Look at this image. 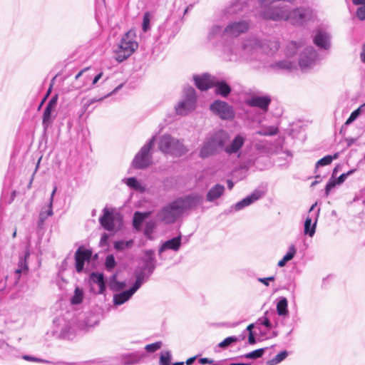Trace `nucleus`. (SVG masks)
Instances as JSON below:
<instances>
[{"mask_svg": "<svg viewBox=\"0 0 365 365\" xmlns=\"http://www.w3.org/2000/svg\"><path fill=\"white\" fill-rule=\"evenodd\" d=\"M57 105V97H53L48 102L43 113L42 125L46 130L52 123L56 115H53Z\"/></svg>", "mask_w": 365, "mask_h": 365, "instance_id": "obj_16", "label": "nucleus"}, {"mask_svg": "<svg viewBox=\"0 0 365 365\" xmlns=\"http://www.w3.org/2000/svg\"><path fill=\"white\" fill-rule=\"evenodd\" d=\"M123 181L130 187H132L136 190H140L141 186L135 178L131 177L128 178H124Z\"/></svg>", "mask_w": 365, "mask_h": 365, "instance_id": "obj_40", "label": "nucleus"}, {"mask_svg": "<svg viewBox=\"0 0 365 365\" xmlns=\"http://www.w3.org/2000/svg\"><path fill=\"white\" fill-rule=\"evenodd\" d=\"M103 212V215L99 218L101 225L108 231H113L115 228V216L107 208H104Z\"/></svg>", "mask_w": 365, "mask_h": 365, "instance_id": "obj_21", "label": "nucleus"}, {"mask_svg": "<svg viewBox=\"0 0 365 365\" xmlns=\"http://www.w3.org/2000/svg\"><path fill=\"white\" fill-rule=\"evenodd\" d=\"M83 294L81 289L78 287L76 288L74 295L71 298V303L73 304H78L83 301Z\"/></svg>", "mask_w": 365, "mask_h": 365, "instance_id": "obj_42", "label": "nucleus"}, {"mask_svg": "<svg viewBox=\"0 0 365 365\" xmlns=\"http://www.w3.org/2000/svg\"><path fill=\"white\" fill-rule=\"evenodd\" d=\"M181 245V235L165 241L159 249V255L167 250H171L177 252L180 250Z\"/></svg>", "mask_w": 365, "mask_h": 365, "instance_id": "obj_24", "label": "nucleus"}, {"mask_svg": "<svg viewBox=\"0 0 365 365\" xmlns=\"http://www.w3.org/2000/svg\"><path fill=\"white\" fill-rule=\"evenodd\" d=\"M135 292L136 291H134V289L130 287L128 290L114 294L113 299L114 305L120 306L128 302Z\"/></svg>", "mask_w": 365, "mask_h": 365, "instance_id": "obj_25", "label": "nucleus"}, {"mask_svg": "<svg viewBox=\"0 0 365 365\" xmlns=\"http://www.w3.org/2000/svg\"><path fill=\"white\" fill-rule=\"evenodd\" d=\"M158 146L163 153L175 157H180L187 152V149L180 140L168 134L160 137Z\"/></svg>", "mask_w": 365, "mask_h": 365, "instance_id": "obj_6", "label": "nucleus"}, {"mask_svg": "<svg viewBox=\"0 0 365 365\" xmlns=\"http://www.w3.org/2000/svg\"><path fill=\"white\" fill-rule=\"evenodd\" d=\"M115 264L116 262L113 255H109L106 257L105 264L108 270H111L113 268H114Z\"/></svg>", "mask_w": 365, "mask_h": 365, "instance_id": "obj_49", "label": "nucleus"}, {"mask_svg": "<svg viewBox=\"0 0 365 365\" xmlns=\"http://www.w3.org/2000/svg\"><path fill=\"white\" fill-rule=\"evenodd\" d=\"M279 42L276 40H262L257 37L244 39L241 46L235 41L225 45L223 48L225 58L228 61L242 58L247 61H259L263 53L272 55L279 48Z\"/></svg>", "mask_w": 365, "mask_h": 365, "instance_id": "obj_1", "label": "nucleus"}, {"mask_svg": "<svg viewBox=\"0 0 365 365\" xmlns=\"http://www.w3.org/2000/svg\"><path fill=\"white\" fill-rule=\"evenodd\" d=\"M217 95L226 98L231 93V87L224 81H219L215 77L213 81V86Z\"/></svg>", "mask_w": 365, "mask_h": 365, "instance_id": "obj_23", "label": "nucleus"}, {"mask_svg": "<svg viewBox=\"0 0 365 365\" xmlns=\"http://www.w3.org/2000/svg\"><path fill=\"white\" fill-rule=\"evenodd\" d=\"M257 324L264 325L268 329H270L272 327L269 319L266 317H262L259 318L257 322Z\"/></svg>", "mask_w": 365, "mask_h": 365, "instance_id": "obj_51", "label": "nucleus"}, {"mask_svg": "<svg viewBox=\"0 0 365 365\" xmlns=\"http://www.w3.org/2000/svg\"><path fill=\"white\" fill-rule=\"evenodd\" d=\"M182 215L176 200L163 206L158 212V218L165 224L174 223Z\"/></svg>", "mask_w": 365, "mask_h": 365, "instance_id": "obj_11", "label": "nucleus"}, {"mask_svg": "<svg viewBox=\"0 0 365 365\" xmlns=\"http://www.w3.org/2000/svg\"><path fill=\"white\" fill-rule=\"evenodd\" d=\"M296 252H297V250H296L294 245H292L289 247L288 252L284 257H286L287 259H288V260H291L294 257Z\"/></svg>", "mask_w": 365, "mask_h": 365, "instance_id": "obj_53", "label": "nucleus"}, {"mask_svg": "<svg viewBox=\"0 0 365 365\" xmlns=\"http://www.w3.org/2000/svg\"><path fill=\"white\" fill-rule=\"evenodd\" d=\"M155 268V259L151 254H149L146 259L144 260V264L140 269H143L145 272L147 271L150 275Z\"/></svg>", "mask_w": 365, "mask_h": 365, "instance_id": "obj_34", "label": "nucleus"}, {"mask_svg": "<svg viewBox=\"0 0 365 365\" xmlns=\"http://www.w3.org/2000/svg\"><path fill=\"white\" fill-rule=\"evenodd\" d=\"M348 177V174L342 173L336 180L338 185L343 183L346 178Z\"/></svg>", "mask_w": 365, "mask_h": 365, "instance_id": "obj_60", "label": "nucleus"}, {"mask_svg": "<svg viewBox=\"0 0 365 365\" xmlns=\"http://www.w3.org/2000/svg\"><path fill=\"white\" fill-rule=\"evenodd\" d=\"M364 106H365V104H364L363 106H361L360 108H357L356 110H354L351 113V115H349L348 119L346 120L345 124L346 125H349L351 123H353L358 118V116L359 115L361 108L364 107Z\"/></svg>", "mask_w": 365, "mask_h": 365, "instance_id": "obj_47", "label": "nucleus"}, {"mask_svg": "<svg viewBox=\"0 0 365 365\" xmlns=\"http://www.w3.org/2000/svg\"><path fill=\"white\" fill-rule=\"evenodd\" d=\"M116 274H113L111 277V280L114 281L115 283L117 285V287H115V286L113 284H110V288L114 289H123L124 287H125V283L123 282H118L116 281Z\"/></svg>", "mask_w": 365, "mask_h": 365, "instance_id": "obj_55", "label": "nucleus"}, {"mask_svg": "<svg viewBox=\"0 0 365 365\" xmlns=\"http://www.w3.org/2000/svg\"><path fill=\"white\" fill-rule=\"evenodd\" d=\"M138 44L135 41V33L132 31L127 32L121 38L115 51V58L118 62H123L130 57L138 48Z\"/></svg>", "mask_w": 365, "mask_h": 365, "instance_id": "obj_7", "label": "nucleus"}, {"mask_svg": "<svg viewBox=\"0 0 365 365\" xmlns=\"http://www.w3.org/2000/svg\"><path fill=\"white\" fill-rule=\"evenodd\" d=\"M150 215V212H135L133 215V225L134 228L139 230L141 227L143 222L148 218Z\"/></svg>", "mask_w": 365, "mask_h": 365, "instance_id": "obj_31", "label": "nucleus"}, {"mask_svg": "<svg viewBox=\"0 0 365 365\" xmlns=\"http://www.w3.org/2000/svg\"><path fill=\"white\" fill-rule=\"evenodd\" d=\"M53 215V206H51V202H49L48 207L45 210V208H42L41 211L39 213V219L38 222V227H41L48 217L51 216Z\"/></svg>", "mask_w": 365, "mask_h": 365, "instance_id": "obj_37", "label": "nucleus"}, {"mask_svg": "<svg viewBox=\"0 0 365 365\" xmlns=\"http://www.w3.org/2000/svg\"><path fill=\"white\" fill-rule=\"evenodd\" d=\"M196 102L195 89L191 86L185 88L182 98L175 108L176 113L180 115H186L195 110Z\"/></svg>", "mask_w": 365, "mask_h": 365, "instance_id": "obj_8", "label": "nucleus"}, {"mask_svg": "<svg viewBox=\"0 0 365 365\" xmlns=\"http://www.w3.org/2000/svg\"><path fill=\"white\" fill-rule=\"evenodd\" d=\"M169 21L167 20L165 21L161 26H159V31L160 33V35L163 36L165 34V30L168 25Z\"/></svg>", "mask_w": 365, "mask_h": 365, "instance_id": "obj_61", "label": "nucleus"}, {"mask_svg": "<svg viewBox=\"0 0 365 365\" xmlns=\"http://www.w3.org/2000/svg\"><path fill=\"white\" fill-rule=\"evenodd\" d=\"M250 27V21L240 19L239 21H233L230 22L223 29L222 38H237L241 34L248 31ZM237 43L238 41L234 40Z\"/></svg>", "mask_w": 365, "mask_h": 365, "instance_id": "obj_10", "label": "nucleus"}, {"mask_svg": "<svg viewBox=\"0 0 365 365\" xmlns=\"http://www.w3.org/2000/svg\"><path fill=\"white\" fill-rule=\"evenodd\" d=\"M339 158V153H336L333 155H326L316 163L315 168H318L319 166L328 165L331 163L333 160Z\"/></svg>", "mask_w": 365, "mask_h": 365, "instance_id": "obj_38", "label": "nucleus"}, {"mask_svg": "<svg viewBox=\"0 0 365 365\" xmlns=\"http://www.w3.org/2000/svg\"><path fill=\"white\" fill-rule=\"evenodd\" d=\"M275 277L274 276L269 277H264V278H258L257 281L262 283L265 286H269V282L274 281Z\"/></svg>", "mask_w": 365, "mask_h": 365, "instance_id": "obj_57", "label": "nucleus"}, {"mask_svg": "<svg viewBox=\"0 0 365 365\" xmlns=\"http://www.w3.org/2000/svg\"><path fill=\"white\" fill-rule=\"evenodd\" d=\"M133 245V240L128 241L119 240L115 242L114 247L116 250L123 251L125 249L130 248Z\"/></svg>", "mask_w": 365, "mask_h": 365, "instance_id": "obj_39", "label": "nucleus"}, {"mask_svg": "<svg viewBox=\"0 0 365 365\" xmlns=\"http://www.w3.org/2000/svg\"><path fill=\"white\" fill-rule=\"evenodd\" d=\"M102 76H103V73L102 72H101L98 74H97L94 77V78L93 79L92 85H95L101 78Z\"/></svg>", "mask_w": 365, "mask_h": 365, "instance_id": "obj_64", "label": "nucleus"}, {"mask_svg": "<svg viewBox=\"0 0 365 365\" xmlns=\"http://www.w3.org/2000/svg\"><path fill=\"white\" fill-rule=\"evenodd\" d=\"M246 103L251 107H257L263 111H267L271 103V98L268 95L253 96L247 99Z\"/></svg>", "mask_w": 365, "mask_h": 365, "instance_id": "obj_17", "label": "nucleus"}, {"mask_svg": "<svg viewBox=\"0 0 365 365\" xmlns=\"http://www.w3.org/2000/svg\"><path fill=\"white\" fill-rule=\"evenodd\" d=\"M287 356L288 352L287 351H282L277 354L272 360H270L269 363L270 365L277 364L285 359Z\"/></svg>", "mask_w": 365, "mask_h": 365, "instance_id": "obj_41", "label": "nucleus"}, {"mask_svg": "<svg viewBox=\"0 0 365 365\" xmlns=\"http://www.w3.org/2000/svg\"><path fill=\"white\" fill-rule=\"evenodd\" d=\"M171 354L170 351H165L161 353L160 356V365H170Z\"/></svg>", "mask_w": 365, "mask_h": 365, "instance_id": "obj_46", "label": "nucleus"}, {"mask_svg": "<svg viewBox=\"0 0 365 365\" xmlns=\"http://www.w3.org/2000/svg\"><path fill=\"white\" fill-rule=\"evenodd\" d=\"M252 0H233L223 10V14L227 19H231L235 16H244L249 11V4Z\"/></svg>", "mask_w": 365, "mask_h": 365, "instance_id": "obj_12", "label": "nucleus"}, {"mask_svg": "<svg viewBox=\"0 0 365 365\" xmlns=\"http://www.w3.org/2000/svg\"><path fill=\"white\" fill-rule=\"evenodd\" d=\"M176 201L182 213H183L185 210L195 208L200 205L202 202V197L200 195L191 194L178 197Z\"/></svg>", "mask_w": 365, "mask_h": 365, "instance_id": "obj_14", "label": "nucleus"}, {"mask_svg": "<svg viewBox=\"0 0 365 365\" xmlns=\"http://www.w3.org/2000/svg\"><path fill=\"white\" fill-rule=\"evenodd\" d=\"M228 140L229 135L226 131L219 130L214 133L204 141L199 153L200 157L202 158H208L216 154L222 148L228 155L237 154L239 156L240 150L245 144V137L238 134L230 144L226 145Z\"/></svg>", "mask_w": 365, "mask_h": 365, "instance_id": "obj_2", "label": "nucleus"}, {"mask_svg": "<svg viewBox=\"0 0 365 365\" xmlns=\"http://www.w3.org/2000/svg\"><path fill=\"white\" fill-rule=\"evenodd\" d=\"M264 195V192L256 190L252 194L243 198L242 200L239 201L236 204L234 205L233 208L235 211H240L243 208L252 205L257 200L262 198Z\"/></svg>", "mask_w": 365, "mask_h": 365, "instance_id": "obj_18", "label": "nucleus"}, {"mask_svg": "<svg viewBox=\"0 0 365 365\" xmlns=\"http://www.w3.org/2000/svg\"><path fill=\"white\" fill-rule=\"evenodd\" d=\"M297 55L302 70L313 68L319 60V54L312 46H305L302 41H290L287 45L286 56L291 58Z\"/></svg>", "mask_w": 365, "mask_h": 365, "instance_id": "obj_3", "label": "nucleus"}, {"mask_svg": "<svg viewBox=\"0 0 365 365\" xmlns=\"http://www.w3.org/2000/svg\"><path fill=\"white\" fill-rule=\"evenodd\" d=\"M53 323L57 325L56 331H60L61 334L63 336L67 335L70 329V326L66 324L64 318H57L53 321Z\"/></svg>", "mask_w": 365, "mask_h": 365, "instance_id": "obj_33", "label": "nucleus"}, {"mask_svg": "<svg viewBox=\"0 0 365 365\" xmlns=\"http://www.w3.org/2000/svg\"><path fill=\"white\" fill-rule=\"evenodd\" d=\"M319 211H320V209H318L316 212V216H315L314 223H312V217L310 216H308L305 220L304 232L305 235H307L309 237H313L316 232V226H317L318 217L319 215Z\"/></svg>", "mask_w": 365, "mask_h": 365, "instance_id": "obj_27", "label": "nucleus"}, {"mask_svg": "<svg viewBox=\"0 0 365 365\" xmlns=\"http://www.w3.org/2000/svg\"><path fill=\"white\" fill-rule=\"evenodd\" d=\"M154 222H148L146 224L145 228V235L147 236H149L152 234L153 230L154 228Z\"/></svg>", "mask_w": 365, "mask_h": 365, "instance_id": "obj_56", "label": "nucleus"}, {"mask_svg": "<svg viewBox=\"0 0 365 365\" xmlns=\"http://www.w3.org/2000/svg\"><path fill=\"white\" fill-rule=\"evenodd\" d=\"M336 185H337V182L335 180L330 179L329 182L327 183L325 187V195L327 197L329 195L330 190L334 188Z\"/></svg>", "mask_w": 365, "mask_h": 365, "instance_id": "obj_52", "label": "nucleus"}, {"mask_svg": "<svg viewBox=\"0 0 365 365\" xmlns=\"http://www.w3.org/2000/svg\"><path fill=\"white\" fill-rule=\"evenodd\" d=\"M200 363L202 364H212L214 363V361L212 359H210L208 358H201L200 359Z\"/></svg>", "mask_w": 365, "mask_h": 365, "instance_id": "obj_62", "label": "nucleus"}, {"mask_svg": "<svg viewBox=\"0 0 365 365\" xmlns=\"http://www.w3.org/2000/svg\"><path fill=\"white\" fill-rule=\"evenodd\" d=\"M270 67L275 71H291L296 67V63L289 60H282L272 63Z\"/></svg>", "mask_w": 365, "mask_h": 365, "instance_id": "obj_30", "label": "nucleus"}, {"mask_svg": "<svg viewBox=\"0 0 365 365\" xmlns=\"http://www.w3.org/2000/svg\"><path fill=\"white\" fill-rule=\"evenodd\" d=\"M155 141V136H153L135 155L133 160V166L137 169H143L152 163V154L150 150Z\"/></svg>", "mask_w": 365, "mask_h": 365, "instance_id": "obj_9", "label": "nucleus"}, {"mask_svg": "<svg viewBox=\"0 0 365 365\" xmlns=\"http://www.w3.org/2000/svg\"><path fill=\"white\" fill-rule=\"evenodd\" d=\"M122 85H120V86L117 87L115 90H113L111 93L104 96L102 98H93L92 99H91L89 101L86 102L84 105H83V107L85 109H87L88 108V106L91 104H93V103H96L97 101H102L103 98L110 96L113 93H114L115 91H117L120 87H121Z\"/></svg>", "mask_w": 365, "mask_h": 365, "instance_id": "obj_48", "label": "nucleus"}, {"mask_svg": "<svg viewBox=\"0 0 365 365\" xmlns=\"http://www.w3.org/2000/svg\"><path fill=\"white\" fill-rule=\"evenodd\" d=\"M144 354L135 351L129 354H123L118 359L123 365H134L138 364L144 357Z\"/></svg>", "mask_w": 365, "mask_h": 365, "instance_id": "obj_22", "label": "nucleus"}, {"mask_svg": "<svg viewBox=\"0 0 365 365\" xmlns=\"http://www.w3.org/2000/svg\"><path fill=\"white\" fill-rule=\"evenodd\" d=\"M223 29L222 26L219 25H212L208 31L207 38L212 41L217 39L218 37H222Z\"/></svg>", "mask_w": 365, "mask_h": 365, "instance_id": "obj_35", "label": "nucleus"}, {"mask_svg": "<svg viewBox=\"0 0 365 365\" xmlns=\"http://www.w3.org/2000/svg\"><path fill=\"white\" fill-rule=\"evenodd\" d=\"M225 186L220 184H216L211 187L207 192L206 199L208 202H212L216 199L220 197L225 192Z\"/></svg>", "mask_w": 365, "mask_h": 365, "instance_id": "obj_28", "label": "nucleus"}, {"mask_svg": "<svg viewBox=\"0 0 365 365\" xmlns=\"http://www.w3.org/2000/svg\"><path fill=\"white\" fill-rule=\"evenodd\" d=\"M238 341V338L235 336H228L225 338L222 341H221L218 346L220 348H227L231 344L236 342Z\"/></svg>", "mask_w": 365, "mask_h": 365, "instance_id": "obj_45", "label": "nucleus"}, {"mask_svg": "<svg viewBox=\"0 0 365 365\" xmlns=\"http://www.w3.org/2000/svg\"><path fill=\"white\" fill-rule=\"evenodd\" d=\"M135 282L131 287L134 291H136L141 287V285L146 282L150 275L149 273H145L143 269H137L135 272Z\"/></svg>", "mask_w": 365, "mask_h": 365, "instance_id": "obj_29", "label": "nucleus"}, {"mask_svg": "<svg viewBox=\"0 0 365 365\" xmlns=\"http://www.w3.org/2000/svg\"><path fill=\"white\" fill-rule=\"evenodd\" d=\"M91 279L99 287V294H103L106 290L104 276L102 273L93 272L90 276Z\"/></svg>", "mask_w": 365, "mask_h": 365, "instance_id": "obj_32", "label": "nucleus"}, {"mask_svg": "<svg viewBox=\"0 0 365 365\" xmlns=\"http://www.w3.org/2000/svg\"><path fill=\"white\" fill-rule=\"evenodd\" d=\"M91 252L79 247L75 253V267L76 272L80 273L83 271L86 261L90 259Z\"/></svg>", "mask_w": 365, "mask_h": 365, "instance_id": "obj_20", "label": "nucleus"}, {"mask_svg": "<svg viewBox=\"0 0 365 365\" xmlns=\"http://www.w3.org/2000/svg\"><path fill=\"white\" fill-rule=\"evenodd\" d=\"M214 78V76L208 73L193 76V80L196 87L202 91L212 88Z\"/></svg>", "mask_w": 365, "mask_h": 365, "instance_id": "obj_19", "label": "nucleus"}, {"mask_svg": "<svg viewBox=\"0 0 365 365\" xmlns=\"http://www.w3.org/2000/svg\"><path fill=\"white\" fill-rule=\"evenodd\" d=\"M317 19V12L309 6L289 9L287 6L285 21L297 27L306 26Z\"/></svg>", "mask_w": 365, "mask_h": 365, "instance_id": "obj_5", "label": "nucleus"}, {"mask_svg": "<svg viewBox=\"0 0 365 365\" xmlns=\"http://www.w3.org/2000/svg\"><path fill=\"white\" fill-rule=\"evenodd\" d=\"M295 0H257L259 4L258 16L273 21H285L287 6L283 4H273L276 1H285L292 3Z\"/></svg>", "mask_w": 365, "mask_h": 365, "instance_id": "obj_4", "label": "nucleus"}, {"mask_svg": "<svg viewBox=\"0 0 365 365\" xmlns=\"http://www.w3.org/2000/svg\"><path fill=\"white\" fill-rule=\"evenodd\" d=\"M288 302L285 297H281L277 304V312L279 316L285 317L288 314Z\"/></svg>", "mask_w": 365, "mask_h": 365, "instance_id": "obj_36", "label": "nucleus"}, {"mask_svg": "<svg viewBox=\"0 0 365 365\" xmlns=\"http://www.w3.org/2000/svg\"><path fill=\"white\" fill-rule=\"evenodd\" d=\"M29 256V253L26 252L24 256L20 257L18 268L15 270V279L16 282H17L20 278L21 274H27L29 271V266L27 263V258Z\"/></svg>", "mask_w": 365, "mask_h": 365, "instance_id": "obj_26", "label": "nucleus"}, {"mask_svg": "<svg viewBox=\"0 0 365 365\" xmlns=\"http://www.w3.org/2000/svg\"><path fill=\"white\" fill-rule=\"evenodd\" d=\"M331 34L323 29L315 30L313 37L314 43L319 48L328 51L331 47Z\"/></svg>", "mask_w": 365, "mask_h": 365, "instance_id": "obj_15", "label": "nucleus"}, {"mask_svg": "<svg viewBox=\"0 0 365 365\" xmlns=\"http://www.w3.org/2000/svg\"><path fill=\"white\" fill-rule=\"evenodd\" d=\"M150 29V14L149 12H145L143 15L142 29L144 32H147Z\"/></svg>", "mask_w": 365, "mask_h": 365, "instance_id": "obj_43", "label": "nucleus"}, {"mask_svg": "<svg viewBox=\"0 0 365 365\" xmlns=\"http://www.w3.org/2000/svg\"><path fill=\"white\" fill-rule=\"evenodd\" d=\"M162 346L160 341H157L153 344H150L145 346V349L150 353H153L160 349Z\"/></svg>", "mask_w": 365, "mask_h": 365, "instance_id": "obj_50", "label": "nucleus"}, {"mask_svg": "<svg viewBox=\"0 0 365 365\" xmlns=\"http://www.w3.org/2000/svg\"><path fill=\"white\" fill-rule=\"evenodd\" d=\"M265 349H258L255 351H252L250 353H247L245 355V357L247 359H258L260 358L263 354L264 353Z\"/></svg>", "mask_w": 365, "mask_h": 365, "instance_id": "obj_44", "label": "nucleus"}, {"mask_svg": "<svg viewBox=\"0 0 365 365\" xmlns=\"http://www.w3.org/2000/svg\"><path fill=\"white\" fill-rule=\"evenodd\" d=\"M248 342L250 344H255L256 343V340L254 336V333H249L248 336Z\"/></svg>", "mask_w": 365, "mask_h": 365, "instance_id": "obj_63", "label": "nucleus"}, {"mask_svg": "<svg viewBox=\"0 0 365 365\" xmlns=\"http://www.w3.org/2000/svg\"><path fill=\"white\" fill-rule=\"evenodd\" d=\"M210 109L222 120H232L235 115L232 106L223 101L215 100L210 104Z\"/></svg>", "mask_w": 365, "mask_h": 365, "instance_id": "obj_13", "label": "nucleus"}, {"mask_svg": "<svg viewBox=\"0 0 365 365\" xmlns=\"http://www.w3.org/2000/svg\"><path fill=\"white\" fill-rule=\"evenodd\" d=\"M23 359L26 360V361H36V362H48L47 361H45V360H43V359H38V358H36V357H34V356H29V355H24L23 356Z\"/></svg>", "mask_w": 365, "mask_h": 365, "instance_id": "obj_58", "label": "nucleus"}, {"mask_svg": "<svg viewBox=\"0 0 365 365\" xmlns=\"http://www.w3.org/2000/svg\"><path fill=\"white\" fill-rule=\"evenodd\" d=\"M356 16L361 21L365 19V5H361L356 10Z\"/></svg>", "mask_w": 365, "mask_h": 365, "instance_id": "obj_54", "label": "nucleus"}, {"mask_svg": "<svg viewBox=\"0 0 365 365\" xmlns=\"http://www.w3.org/2000/svg\"><path fill=\"white\" fill-rule=\"evenodd\" d=\"M277 133V128H272L269 132H259V134L262 135H274Z\"/></svg>", "mask_w": 365, "mask_h": 365, "instance_id": "obj_59", "label": "nucleus"}]
</instances>
